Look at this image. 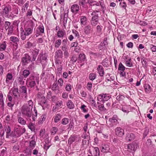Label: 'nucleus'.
Returning a JSON list of instances; mask_svg holds the SVG:
<instances>
[{"instance_id":"f257e3e1","label":"nucleus","mask_w":156,"mask_h":156,"mask_svg":"<svg viewBox=\"0 0 156 156\" xmlns=\"http://www.w3.org/2000/svg\"><path fill=\"white\" fill-rule=\"evenodd\" d=\"M33 105V103L31 100L28 101V104H25L23 105L21 108V111L23 115L24 116L27 120L30 119L32 116V119L35 121L37 116V111L34 107V114L32 115V109Z\"/></svg>"},{"instance_id":"f03ea898","label":"nucleus","mask_w":156,"mask_h":156,"mask_svg":"<svg viewBox=\"0 0 156 156\" xmlns=\"http://www.w3.org/2000/svg\"><path fill=\"white\" fill-rule=\"evenodd\" d=\"M33 27H25L24 30L22 27L20 29V37L21 39L24 40L26 39V37L31 34L33 32Z\"/></svg>"},{"instance_id":"7ed1b4c3","label":"nucleus","mask_w":156,"mask_h":156,"mask_svg":"<svg viewBox=\"0 0 156 156\" xmlns=\"http://www.w3.org/2000/svg\"><path fill=\"white\" fill-rule=\"evenodd\" d=\"M26 129L25 128H21L18 125H16L14 128L13 135L16 137H19L24 133Z\"/></svg>"},{"instance_id":"20e7f679","label":"nucleus","mask_w":156,"mask_h":156,"mask_svg":"<svg viewBox=\"0 0 156 156\" xmlns=\"http://www.w3.org/2000/svg\"><path fill=\"white\" fill-rule=\"evenodd\" d=\"M89 152L92 156H99V150L98 147H92L89 150Z\"/></svg>"},{"instance_id":"39448f33","label":"nucleus","mask_w":156,"mask_h":156,"mask_svg":"<svg viewBox=\"0 0 156 156\" xmlns=\"http://www.w3.org/2000/svg\"><path fill=\"white\" fill-rule=\"evenodd\" d=\"M125 148L130 152L132 151H135L137 147V145L136 143H130L126 145L125 146Z\"/></svg>"},{"instance_id":"423d86ee","label":"nucleus","mask_w":156,"mask_h":156,"mask_svg":"<svg viewBox=\"0 0 156 156\" xmlns=\"http://www.w3.org/2000/svg\"><path fill=\"white\" fill-rule=\"evenodd\" d=\"M115 133L117 136L120 137H122L124 134V129L120 127H117L115 129Z\"/></svg>"},{"instance_id":"0eeeda50","label":"nucleus","mask_w":156,"mask_h":156,"mask_svg":"<svg viewBox=\"0 0 156 156\" xmlns=\"http://www.w3.org/2000/svg\"><path fill=\"white\" fill-rule=\"evenodd\" d=\"M99 18L98 15L92 16L90 21V24L93 27H95L98 23Z\"/></svg>"},{"instance_id":"6e6552de","label":"nucleus","mask_w":156,"mask_h":156,"mask_svg":"<svg viewBox=\"0 0 156 156\" xmlns=\"http://www.w3.org/2000/svg\"><path fill=\"white\" fill-rule=\"evenodd\" d=\"M30 56L28 54H25L22 58V62L24 65H26L30 62Z\"/></svg>"},{"instance_id":"1a4fd4ad","label":"nucleus","mask_w":156,"mask_h":156,"mask_svg":"<svg viewBox=\"0 0 156 156\" xmlns=\"http://www.w3.org/2000/svg\"><path fill=\"white\" fill-rule=\"evenodd\" d=\"M101 152L107 153L110 152V148L109 146L107 144H102L101 149Z\"/></svg>"},{"instance_id":"9d476101","label":"nucleus","mask_w":156,"mask_h":156,"mask_svg":"<svg viewBox=\"0 0 156 156\" xmlns=\"http://www.w3.org/2000/svg\"><path fill=\"white\" fill-rule=\"evenodd\" d=\"M3 12L4 15L7 17H9V13L11 11V7L9 6H5L4 5L2 7Z\"/></svg>"},{"instance_id":"9b49d317","label":"nucleus","mask_w":156,"mask_h":156,"mask_svg":"<svg viewBox=\"0 0 156 156\" xmlns=\"http://www.w3.org/2000/svg\"><path fill=\"white\" fill-rule=\"evenodd\" d=\"M96 69L97 70V73H98L100 76H103L105 72L104 68L103 66L101 65H99L97 66Z\"/></svg>"},{"instance_id":"f8f14e48","label":"nucleus","mask_w":156,"mask_h":156,"mask_svg":"<svg viewBox=\"0 0 156 156\" xmlns=\"http://www.w3.org/2000/svg\"><path fill=\"white\" fill-rule=\"evenodd\" d=\"M34 80L33 76L30 77L29 79L27 80V83L29 84V85L31 87H34L36 84Z\"/></svg>"},{"instance_id":"ddd939ff","label":"nucleus","mask_w":156,"mask_h":156,"mask_svg":"<svg viewBox=\"0 0 156 156\" xmlns=\"http://www.w3.org/2000/svg\"><path fill=\"white\" fill-rule=\"evenodd\" d=\"M34 138H35L34 136H32L31 138V139L32 140L30 142L29 147L30 149L29 152V153H31V150H33L34 148L36 145V142L34 141Z\"/></svg>"},{"instance_id":"4468645a","label":"nucleus","mask_w":156,"mask_h":156,"mask_svg":"<svg viewBox=\"0 0 156 156\" xmlns=\"http://www.w3.org/2000/svg\"><path fill=\"white\" fill-rule=\"evenodd\" d=\"M92 29L90 25H88L85 26L84 29V33L87 35L89 34L92 32Z\"/></svg>"},{"instance_id":"2eb2a0df","label":"nucleus","mask_w":156,"mask_h":156,"mask_svg":"<svg viewBox=\"0 0 156 156\" xmlns=\"http://www.w3.org/2000/svg\"><path fill=\"white\" fill-rule=\"evenodd\" d=\"M109 121L113 126H116L118 123L116 116L114 115L112 118H110Z\"/></svg>"},{"instance_id":"dca6fc26","label":"nucleus","mask_w":156,"mask_h":156,"mask_svg":"<svg viewBox=\"0 0 156 156\" xmlns=\"http://www.w3.org/2000/svg\"><path fill=\"white\" fill-rule=\"evenodd\" d=\"M79 9V6L76 4L72 5L71 8V10L73 13H77Z\"/></svg>"},{"instance_id":"f3484780","label":"nucleus","mask_w":156,"mask_h":156,"mask_svg":"<svg viewBox=\"0 0 156 156\" xmlns=\"http://www.w3.org/2000/svg\"><path fill=\"white\" fill-rule=\"evenodd\" d=\"M135 136V135L132 133H128L126 137V140L127 141H130L134 139Z\"/></svg>"},{"instance_id":"a211bd4d","label":"nucleus","mask_w":156,"mask_h":156,"mask_svg":"<svg viewBox=\"0 0 156 156\" xmlns=\"http://www.w3.org/2000/svg\"><path fill=\"white\" fill-rule=\"evenodd\" d=\"M39 50L37 49L34 50L32 52V61H35L39 53Z\"/></svg>"},{"instance_id":"6ab92c4d","label":"nucleus","mask_w":156,"mask_h":156,"mask_svg":"<svg viewBox=\"0 0 156 156\" xmlns=\"http://www.w3.org/2000/svg\"><path fill=\"white\" fill-rule=\"evenodd\" d=\"M66 105L67 108L70 109H73L75 107L74 104L71 100H68L67 101L66 103Z\"/></svg>"},{"instance_id":"aec40b11","label":"nucleus","mask_w":156,"mask_h":156,"mask_svg":"<svg viewBox=\"0 0 156 156\" xmlns=\"http://www.w3.org/2000/svg\"><path fill=\"white\" fill-rule=\"evenodd\" d=\"M87 23V18L85 16L80 17V23L81 25L85 26Z\"/></svg>"},{"instance_id":"412c9836","label":"nucleus","mask_w":156,"mask_h":156,"mask_svg":"<svg viewBox=\"0 0 156 156\" xmlns=\"http://www.w3.org/2000/svg\"><path fill=\"white\" fill-rule=\"evenodd\" d=\"M46 116L44 114L41 115L39 118L38 122V124L39 125L42 124L43 122L45 120Z\"/></svg>"},{"instance_id":"4be33fe9","label":"nucleus","mask_w":156,"mask_h":156,"mask_svg":"<svg viewBox=\"0 0 156 156\" xmlns=\"http://www.w3.org/2000/svg\"><path fill=\"white\" fill-rule=\"evenodd\" d=\"M62 66L61 65L58 66L57 68L56 72L57 75L60 76L62 73Z\"/></svg>"},{"instance_id":"5701e85b","label":"nucleus","mask_w":156,"mask_h":156,"mask_svg":"<svg viewBox=\"0 0 156 156\" xmlns=\"http://www.w3.org/2000/svg\"><path fill=\"white\" fill-rule=\"evenodd\" d=\"M65 34L64 31L59 30L57 32V36L58 38L63 37Z\"/></svg>"},{"instance_id":"b1692460","label":"nucleus","mask_w":156,"mask_h":156,"mask_svg":"<svg viewBox=\"0 0 156 156\" xmlns=\"http://www.w3.org/2000/svg\"><path fill=\"white\" fill-rule=\"evenodd\" d=\"M89 101L90 102L93 108H97V104L93 98L91 97L90 98Z\"/></svg>"},{"instance_id":"393cba45","label":"nucleus","mask_w":156,"mask_h":156,"mask_svg":"<svg viewBox=\"0 0 156 156\" xmlns=\"http://www.w3.org/2000/svg\"><path fill=\"white\" fill-rule=\"evenodd\" d=\"M7 43L6 41H4L2 43H1L0 44V51H4L6 48L7 45Z\"/></svg>"},{"instance_id":"a878e982","label":"nucleus","mask_w":156,"mask_h":156,"mask_svg":"<svg viewBox=\"0 0 156 156\" xmlns=\"http://www.w3.org/2000/svg\"><path fill=\"white\" fill-rule=\"evenodd\" d=\"M97 104L98 108H98L101 111H105L106 110V109L104 107L103 104H102L101 103H99L98 102H97Z\"/></svg>"},{"instance_id":"bb28decb","label":"nucleus","mask_w":156,"mask_h":156,"mask_svg":"<svg viewBox=\"0 0 156 156\" xmlns=\"http://www.w3.org/2000/svg\"><path fill=\"white\" fill-rule=\"evenodd\" d=\"M145 92L147 93H150L151 91V86L147 84L144 85V86Z\"/></svg>"},{"instance_id":"cd10ccee","label":"nucleus","mask_w":156,"mask_h":156,"mask_svg":"<svg viewBox=\"0 0 156 156\" xmlns=\"http://www.w3.org/2000/svg\"><path fill=\"white\" fill-rule=\"evenodd\" d=\"M102 28L103 26L101 25H98L97 26L96 31L97 35H99L101 34Z\"/></svg>"},{"instance_id":"c85d7f7f","label":"nucleus","mask_w":156,"mask_h":156,"mask_svg":"<svg viewBox=\"0 0 156 156\" xmlns=\"http://www.w3.org/2000/svg\"><path fill=\"white\" fill-rule=\"evenodd\" d=\"M62 43L61 39H58L56 40L54 43V46L56 48H58L60 46Z\"/></svg>"},{"instance_id":"c756f323","label":"nucleus","mask_w":156,"mask_h":156,"mask_svg":"<svg viewBox=\"0 0 156 156\" xmlns=\"http://www.w3.org/2000/svg\"><path fill=\"white\" fill-rule=\"evenodd\" d=\"M18 122L22 125H25L26 124L25 120L22 117L19 116L17 117Z\"/></svg>"},{"instance_id":"7c9ffc66","label":"nucleus","mask_w":156,"mask_h":156,"mask_svg":"<svg viewBox=\"0 0 156 156\" xmlns=\"http://www.w3.org/2000/svg\"><path fill=\"white\" fill-rule=\"evenodd\" d=\"M12 76L11 73H8L6 75L5 81L6 82L8 83L10 82V81L12 80Z\"/></svg>"},{"instance_id":"2f4dec72","label":"nucleus","mask_w":156,"mask_h":156,"mask_svg":"<svg viewBox=\"0 0 156 156\" xmlns=\"http://www.w3.org/2000/svg\"><path fill=\"white\" fill-rule=\"evenodd\" d=\"M10 40L14 43L17 44L19 41V39L18 37L15 36H11L10 38Z\"/></svg>"},{"instance_id":"473e14b6","label":"nucleus","mask_w":156,"mask_h":156,"mask_svg":"<svg viewBox=\"0 0 156 156\" xmlns=\"http://www.w3.org/2000/svg\"><path fill=\"white\" fill-rule=\"evenodd\" d=\"M26 45L27 48H30L32 47H35L36 46V43L35 42L32 43L30 41H28L27 42Z\"/></svg>"},{"instance_id":"72a5a7b5","label":"nucleus","mask_w":156,"mask_h":156,"mask_svg":"<svg viewBox=\"0 0 156 156\" xmlns=\"http://www.w3.org/2000/svg\"><path fill=\"white\" fill-rule=\"evenodd\" d=\"M51 89L54 91L57 90V92H58L59 91V87L57 84L55 83H54L52 85Z\"/></svg>"},{"instance_id":"f704fd0d","label":"nucleus","mask_w":156,"mask_h":156,"mask_svg":"<svg viewBox=\"0 0 156 156\" xmlns=\"http://www.w3.org/2000/svg\"><path fill=\"white\" fill-rule=\"evenodd\" d=\"M62 105V102L61 101H58L56 102L55 106H54L53 108V110L55 109L56 108L60 107Z\"/></svg>"},{"instance_id":"c9c22d12","label":"nucleus","mask_w":156,"mask_h":156,"mask_svg":"<svg viewBox=\"0 0 156 156\" xmlns=\"http://www.w3.org/2000/svg\"><path fill=\"white\" fill-rule=\"evenodd\" d=\"M30 73V71L28 69H25L22 72V75L25 78L27 77Z\"/></svg>"},{"instance_id":"e433bc0d","label":"nucleus","mask_w":156,"mask_h":156,"mask_svg":"<svg viewBox=\"0 0 156 156\" xmlns=\"http://www.w3.org/2000/svg\"><path fill=\"white\" fill-rule=\"evenodd\" d=\"M20 90L22 93L24 94V95L25 96V97H26L27 95V88L25 86H23L20 87Z\"/></svg>"},{"instance_id":"4c0bfd02","label":"nucleus","mask_w":156,"mask_h":156,"mask_svg":"<svg viewBox=\"0 0 156 156\" xmlns=\"http://www.w3.org/2000/svg\"><path fill=\"white\" fill-rule=\"evenodd\" d=\"M125 64L126 66L129 67H132L133 65L131 62V58H129L128 60H127L125 62Z\"/></svg>"},{"instance_id":"58836bf2","label":"nucleus","mask_w":156,"mask_h":156,"mask_svg":"<svg viewBox=\"0 0 156 156\" xmlns=\"http://www.w3.org/2000/svg\"><path fill=\"white\" fill-rule=\"evenodd\" d=\"M61 118V115L60 114H58L56 115L54 121L55 123L58 122Z\"/></svg>"},{"instance_id":"ea45409f","label":"nucleus","mask_w":156,"mask_h":156,"mask_svg":"<svg viewBox=\"0 0 156 156\" xmlns=\"http://www.w3.org/2000/svg\"><path fill=\"white\" fill-rule=\"evenodd\" d=\"M5 28L6 30H7L10 27H11L12 25H11L9 21H5L4 23Z\"/></svg>"},{"instance_id":"a19ab883","label":"nucleus","mask_w":156,"mask_h":156,"mask_svg":"<svg viewBox=\"0 0 156 156\" xmlns=\"http://www.w3.org/2000/svg\"><path fill=\"white\" fill-rule=\"evenodd\" d=\"M80 108L84 113H87L88 111V109L87 107V106L84 104L81 106Z\"/></svg>"},{"instance_id":"79ce46f5","label":"nucleus","mask_w":156,"mask_h":156,"mask_svg":"<svg viewBox=\"0 0 156 156\" xmlns=\"http://www.w3.org/2000/svg\"><path fill=\"white\" fill-rule=\"evenodd\" d=\"M96 73H91L89 74V77L90 80H93L96 78Z\"/></svg>"},{"instance_id":"37998d69","label":"nucleus","mask_w":156,"mask_h":156,"mask_svg":"<svg viewBox=\"0 0 156 156\" xmlns=\"http://www.w3.org/2000/svg\"><path fill=\"white\" fill-rule=\"evenodd\" d=\"M69 120L68 118H64L61 121V123L64 125H67L69 122Z\"/></svg>"},{"instance_id":"c03bdc74","label":"nucleus","mask_w":156,"mask_h":156,"mask_svg":"<svg viewBox=\"0 0 156 156\" xmlns=\"http://www.w3.org/2000/svg\"><path fill=\"white\" fill-rule=\"evenodd\" d=\"M17 80L20 84H23L24 83V81L23 80V77L22 76H20L17 77Z\"/></svg>"},{"instance_id":"a18cd8bd","label":"nucleus","mask_w":156,"mask_h":156,"mask_svg":"<svg viewBox=\"0 0 156 156\" xmlns=\"http://www.w3.org/2000/svg\"><path fill=\"white\" fill-rule=\"evenodd\" d=\"M33 11L30 9H28L26 13V16L28 18H31L32 16Z\"/></svg>"},{"instance_id":"49530a36","label":"nucleus","mask_w":156,"mask_h":156,"mask_svg":"<svg viewBox=\"0 0 156 156\" xmlns=\"http://www.w3.org/2000/svg\"><path fill=\"white\" fill-rule=\"evenodd\" d=\"M87 3V0H79V5L84 7L85 4Z\"/></svg>"},{"instance_id":"de8ad7c7","label":"nucleus","mask_w":156,"mask_h":156,"mask_svg":"<svg viewBox=\"0 0 156 156\" xmlns=\"http://www.w3.org/2000/svg\"><path fill=\"white\" fill-rule=\"evenodd\" d=\"M149 48L152 52H156V46L152 44H151L149 45Z\"/></svg>"},{"instance_id":"09e8293b","label":"nucleus","mask_w":156,"mask_h":156,"mask_svg":"<svg viewBox=\"0 0 156 156\" xmlns=\"http://www.w3.org/2000/svg\"><path fill=\"white\" fill-rule=\"evenodd\" d=\"M3 95L2 94H0V105H1V107H3L4 105V103L3 101Z\"/></svg>"},{"instance_id":"8fccbe9b","label":"nucleus","mask_w":156,"mask_h":156,"mask_svg":"<svg viewBox=\"0 0 156 156\" xmlns=\"http://www.w3.org/2000/svg\"><path fill=\"white\" fill-rule=\"evenodd\" d=\"M86 58V56L84 54H80L79 56V60L83 61Z\"/></svg>"},{"instance_id":"3c124183","label":"nucleus","mask_w":156,"mask_h":156,"mask_svg":"<svg viewBox=\"0 0 156 156\" xmlns=\"http://www.w3.org/2000/svg\"><path fill=\"white\" fill-rule=\"evenodd\" d=\"M72 86L70 83L66 84L65 87V89L66 91L68 92H70L72 89Z\"/></svg>"},{"instance_id":"603ef678","label":"nucleus","mask_w":156,"mask_h":156,"mask_svg":"<svg viewBox=\"0 0 156 156\" xmlns=\"http://www.w3.org/2000/svg\"><path fill=\"white\" fill-rule=\"evenodd\" d=\"M125 67L121 62H120L119 65L118 70L120 71H125Z\"/></svg>"},{"instance_id":"864d4df0","label":"nucleus","mask_w":156,"mask_h":156,"mask_svg":"<svg viewBox=\"0 0 156 156\" xmlns=\"http://www.w3.org/2000/svg\"><path fill=\"white\" fill-rule=\"evenodd\" d=\"M37 29L39 31V32L41 33H43L44 32V27L42 25H40L38 27Z\"/></svg>"},{"instance_id":"5fc2aeb1","label":"nucleus","mask_w":156,"mask_h":156,"mask_svg":"<svg viewBox=\"0 0 156 156\" xmlns=\"http://www.w3.org/2000/svg\"><path fill=\"white\" fill-rule=\"evenodd\" d=\"M58 131V129L56 127H53L51 129V134L54 135L56 134Z\"/></svg>"},{"instance_id":"6e6d98bb","label":"nucleus","mask_w":156,"mask_h":156,"mask_svg":"<svg viewBox=\"0 0 156 156\" xmlns=\"http://www.w3.org/2000/svg\"><path fill=\"white\" fill-rule=\"evenodd\" d=\"M104 94L98 95L97 97V99L98 101H103L104 100Z\"/></svg>"},{"instance_id":"4d7b16f0","label":"nucleus","mask_w":156,"mask_h":156,"mask_svg":"<svg viewBox=\"0 0 156 156\" xmlns=\"http://www.w3.org/2000/svg\"><path fill=\"white\" fill-rule=\"evenodd\" d=\"M92 87V84L91 82H88L86 86V88L89 91H91Z\"/></svg>"},{"instance_id":"13d9d810","label":"nucleus","mask_w":156,"mask_h":156,"mask_svg":"<svg viewBox=\"0 0 156 156\" xmlns=\"http://www.w3.org/2000/svg\"><path fill=\"white\" fill-rule=\"evenodd\" d=\"M89 53L91 56L94 57V58H96L99 56V54L98 53H94L92 51H90Z\"/></svg>"},{"instance_id":"bf43d9fd","label":"nucleus","mask_w":156,"mask_h":156,"mask_svg":"<svg viewBox=\"0 0 156 156\" xmlns=\"http://www.w3.org/2000/svg\"><path fill=\"white\" fill-rule=\"evenodd\" d=\"M19 94L17 89H14L13 91V94L16 98L17 97Z\"/></svg>"},{"instance_id":"052dcab7","label":"nucleus","mask_w":156,"mask_h":156,"mask_svg":"<svg viewBox=\"0 0 156 156\" xmlns=\"http://www.w3.org/2000/svg\"><path fill=\"white\" fill-rule=\"evenodd\" d=\"M87 3L90 6L95 5V1L93 0H87Z\"/></svg>"},{"instance_id":"680f3d73","label":"nucleus","mask_w":156,"mask_h":156,"mask_svg":"<svg viewBox=\"0 0 156 156\" xmlns=\"http://www.w3.org/2000/svg\"><path fill=\"white\" fill-rule=\"evenodd\" d=\"M124 96L122 95H118L116 98V99L118 101H121L124 99Z\"/></svg>"},{"instance_id":"e2e57ef3","label":"nucleus","mask_w":156,"mask_h":156,"mask_svg":"<svg viewBox=\"0 0 156 156\" xmlns=\"http://www.w3.org/2000/svg\"><path fill=\"white\" fill-rule=\"evenodd\" d=\"M40 101L41 104L44 105L46 103V99L45 97L43 96H42L40 98Z\"/></svg>"},{"instance_id":"0e129e2a","label":"nucleus","mask_w":156,"mask_h":156,"mask_svg":"<svg viewBox=\"0 0 156 156\" xmlns=\"http://www.w3.org/2000/svg\"><path fill=\"white\" fill-rule=\"evenodd\" d=\"M56 55L58 57H61L62 55V52L61 50H57L55 52Z\"/></svg>"},{"instance_id":"69168bd1","label":"nucleus","mask_w":156,"mask_h":156,"mask_svg":"<svg viewBox=\"0 0 156 156\" xmlns=\"http://www.w3.org/2000/svg\"><path fill=\"white\" fill-rule=\"evenodd\" d=\"M28 127L32 131H33L34 129V124L33 123H30L29 124Z\"/></svg>"},{"instance_id":"338daca9","label":"nucleus","mask_w":156,"mask_h":156,"mask_svg":"<svg viewBox=\"0 0 156 156\" xmlns=\"http://www.w3.org/2000/svg\"><path fill=\"white\" fill-rule=\"evenodd\" d=\"M89 140L88 139H87L86 137L85 138L82 140V145H86L87 143H88Z\"/></svg>"},{"instance_id":"774afa93","label":"nucleus","mask_w":156,"mask_h":156,"mask_svg":"<svg viewBox=\"0 0 156 156\" xmlns=\"http://www.w3.org/2000/svg\"><path fill=\"white\" fill-rule=\"evenodd\" d=\"M58 82L60 86L62 87L63 85V80L62 78L59 79Z\"/></svg>"}]
</instances>
